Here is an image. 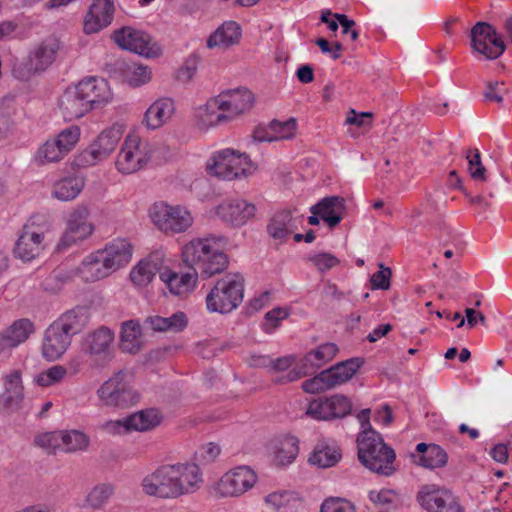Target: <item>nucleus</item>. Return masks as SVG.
I'll list each match as a JSON object with an SVG mask.
<instances>
[{
    "instance_id": "1",
    "label": "nucleus",
    "mask_w": 512,
    "mask_h": 512,
    "mask_svg": "<svg viewBox=\"0 0 512 512\" xmlns=\"http://www.w3.org/2000/svg\"><path fill=\"white\" fill-rule=\"evenodd\" d=\"M181 257L192 271L175 272L166 268L159 274L165 287L176 296L193 291L198 275L208 279L222 273L229 265L228 256L222 251V238L216 236L192 239L183 246Z\"/></svg>"
},
{
    "instance_id": "2",
    "label": "nucleus",
    "mask_w": 512,
    "mask_h": 512,
    "mask_svg": "<svg viewBox=\"0 0 512 512\" xmlns=\"http://www.w3.org/2000/svg\"><path fill=\"white\" fill-rule=\"evenodd\" d=\"M88 323V312L77 307L66 311L45 330L42 355L49 361L59 359L71 345L72 337Z\"/></svg>"
},
{
    "instance_id": "3",
    "label": "nucleus",
    "mask_w": 512,
    "mask_h": 512,
    "mask_svg": "<svg viewBox=\"0 0 512 512\" xmlns=\"http://www.w3.org/2000/svg\"><path fill=\"white\" fill-rule=\"evenodd\" d=\"M358 458L369 470L390 476L394 473V450L388 446L380 433L374 429L364 430L357 437Z\"/></svg>"
},
{
    "instance_id": "4",
    "label": "nucleus",
    "mask_w": 512,
    "mask_h": 512,
    "mask_svg": "<svg viewBox=\"0 0 512 512\" xmlns=\"http://www.w3.org/2000/svg\"><path fill=\"white\" fill-rule=\"evenodd\" d=\"M244 279L238 273H229L219 279L206 296L209 312L229 313L243 300Z\"/></svg>"
},
{
    "instance_id": "5",
    "label": "nucleus",
    "mask_w": 512,
    "mask_h": 512,
    "mask_svg": "<svg viewBox=\"0 0 512 512\" xmlns=\"http://www.w3.org/2000/svg\"><path fill=\"white\" fill-rule=\"evenodd\" d=\"M255 166L245 153L227 148L215 152L207 162V171L223 180H233L247 176Z\"/></svg>"
},
{
    "instance_id": "6",
    "label": "nucleus",
    "mask_w": 512,
    "mask_h": 512,
    "mask_svg": "<svg viewBox=\"0 0 512 512\" xmlns=\"http://www.w3.org/2000/svg\"><path fill=\"white\" fill-rule=\"evenodd\" d=\"M96 395L103 406L121 409L136 404L140 399L139 393L128 382L127 374L122 370L104 381L96 390Z\"/></svg>"
},
{
    "instance_id": "7",
    "label": "nucleus",
    "mask_w": 512,
    "mask_h": 512,
    "mask_svg": "<svg viewBox=\"0 0 512 512\" xmlns=\"http://www.w3.org/2000/svg\"><path fill=\"white\" fill-rule=\"evenodd\" d=\"M360 366L361 362L357 358L342 361L305 380L302 383V389L311 394L331 390L348 382L356 374Z\"/></svg>"
},
{
    "instance_id": "8",
    "label": "nucleus",
    "mask_w": 512,
    "mask_h": 512,
    "mask_svg": "<svg viewBox=\"0 0 512 512\" xmlns=\"http://www.w3.org/2000/svg\"><path fill=\"white\" fill-rule=\"evenodd\" d=\"M115 333L106 326L88 332L82 339L81 350L93 368H103L114 357Z\"/></svg>"
},
{
    "instance_id": "9",
    "label": "nucleus",
    "mask_w": 512,
    "mask_h": 512,
    "mask_svg": "<svg viewBox=\"0 0 512 512\" xmlns=\"http://www.w3.org/2000/svg\"><path fill=\"white\" fill-rule=\"evenodd\" d=\"M151 153L148 142L143 141L137 134H129L117 155L116 168L122 174L135 173L147 165Z\"/></svg>"
},
{
    "instance_id": "10",
    "label": "nucleus",
    "mask_w": 512,
    "mask_h": 512,
    "mask_svg": "<svg viewBox=\"0 0 512 512\" xmlns=\"http://www.w3.org/2000/svg\"><path fill=\"white\" fill-rule=\"evenodd\" d=\"M470 47L473 55L486 60H495L505 51L506 46L496 28L487 22H477L470 31Z\"/></svg>"
},
{
    "instance_id": "11",
    "label": "nucleus",
    "mask_w": 512,
    "mask_h": 512,
    "mask_svg": "<svg viewBox=\"0 0 512 512\" xmlns=\"http://www.w3.org/2000/svg\"><path fill=\"white\" fill-rule=\"evenodd\" d=\"M258 480L256 472L246 465L234 467L224 473L213 490L220 498L240 497L251 490Z\"/></svg>"
},
{
    "instance_id": "12",
    "label": "nucleus",
    "mask_w": 512,
    "mask_h": 512,
    "mask_svg": "<svg viewBox=\"0 0 512 512\" xmlns=\"http://www.w3.org/2000/svg\"><path fill=\"white\" fill-rule=\"evenodd\" d=\"M150 217L155 226L165 233H182L193 224V217L185 207L171 206L165 202L155 203Z\"/></svg>"
},
{
    "instance_id": "13",
    "label": "nucleus",
    "mask_w": 512,
    "mask_h": 512,
    "mask_svg": "<svg viewBox=\"0 0 512 512\" xmlns=\"http://www.w3.org/2000/svg\"><path fill=\"white\" fill-rule=\"evenodd\" d=\"M121 137L122 133L118 128L111 127L103 130L86 149L75 157V165L84 168L105 160L114 152Z\"/></svg>"
},
{
    "instance_id": "14",
    "label": "nucleus",
    "mask_w": 512,
    "mask_h": 512,
    "mask_svg": "<svg viewBox=\"0 0 512 512\" xmlns=\"http://www.w3.org/2000/svg\"><path fill=\"white\" fill-rule=\"evenodd\" d=\"M145 494L162 499L179 498L173 464H164L142 479Z\"/></svg>"
},
{
    "instance_id": "15",
    "label": "nucleus",
    "mask_w": 512,
    "mask_h": 512,
    "mask_svg": "<svg viewBox=\"0 0 512 512\" xmlns=\"http://www.w3.org/2000/svg\"><path fill=\"white\" fill-rule=\"evenodd\" d=\"M417 501L427 512H464L450 490L434 484L422 486L417 493Z\"/></svg>"
},
{
    "instance_id": "16",
    "label": "nucleus",
    "mask_w": 512,
    "mask_h": 512,
    "mask_svg": "<svg viewBox=\"0 0 512 512\" xmlns=\"http://www.w3.org/2000/svg\"><path fill=\"white\" fill-rule=\"evenodd\" d=\"M113 40L120 48L147 58L157 57L161 54V48L151 42L149 34L132 27L116 30L113 33Z\"/></svg>"
},
{
    "instance_id": "17",
    "label": "nucleus",
    "mask_w": 512,
    "mask_h": 512,
    "mask_svg": "<svg viewBox=\"0 0 512 512\" xmlns=\"http://www.w3.org/2000/svg\"><path fill=\"white\" fill-rule=\"evenodd\" d=\"M94 227L89 222V211L84 206L75 208L68 216L66 229L57 245L59 250L67 249L93 233Z\"/></svg>"
},
{
    "instance_id": "18",
    "label": "nucleus",
    "mask_w": 512,
    "mask_h": 512,
    "mask_svg": "<svg viewBox=\"0 0 512 512\" xmlns=\"http://www.w3.org/2000/svg\"><path fill=\"white\" fill-rule=\"evenodd\" d=\"M44 233L34 222L25 224L16 241L14 255L24 262H30L40 256L44 250Z\"/></svg>"
},
{
    "instance_id": "19",
    "label": "nucleus",
    "mask_w": 512,
    "mask_h": 512,
    "mask_svg": "<svg viewBox=\"0 0 512 512\" xmlns=\"http://www.w3.org/2000/svg\"><path fill=\"white\" fill-rule=\"evenodd\" d=\"M254 103V96L246 88H236L221 92L213 97L212 108L222 107L229 118H232L251 109Z\"/></svg>"
},
{
    "instance_id": "20",
    "label": "nucleus",
    "mask_w": 512,
    "mask_h": 512,
    "mask_svg": "<svg viewBox=\"0 0 512 512\" xmlns=\"http://www.w3.org/2000/svg\"><path fill=\"white\" fill-rule=\"evenodd\" d=\"M3 391L0 394L1 405L8 410L18 411L25 399L22 372L19 369L8 371L2 376Z\"/></svg>"
},
{
    "instance_id": "21",
    "label": "nucleus",
    "mask_w": 512,
    "mask_h": 512,
    "mask_svg": "<svg viewBox=\"0 0 512 512\" xmlns=\"http://www.w3.org/2000/svg\"><path fill=\"white\" fill-rule=\"evenodd\" d=\"M34 332L35 325L30 319L15 320L0 332V356L10 354L14 348L26 342Z\"/></svg>"
},
{
    "instance_id": "22",
    "label": "nucleus",
    "mask_w": 512,
    "mask_h": 512,
    "mask_svg": "<svg viewBox=\"0 0 512 512\" xmlns=\"http://www.w3.org/2000/svg\"><path fill=\"white\" fill-rule=\"evenodd\" d=\"M256 207L244 199H227L216 208V214L225 222L242 226L254 217Z\"/></svg>"
},
{
    "instance_id": "23",
    "label": "nucleus",
    "mask_w": 512,
    "mask_h": 512,
    "mask_svg": "<svg viewBox=\"0 0 512 512\" xmlns=\"http://www.w3.org/2000/svg\"><path fill=\"white\" fill-rule=\"evenodd\" d=\"M76 87L91 110L108 103L112 97L109 84L103 78L87 77L81 80Z\"/></svg>"
},
{
    "instance_id": "24",
    "label": "nucleus",
    "mask_w": 512,
    "mask_h": 512,
    "mask_svg": "<svg viewBox=\"0 0 512 512\" xmlns=\"http://www.w3.org/2000/svg\"><path fill=\"white\" fill-rule=\"evenodd\" d=\"M97 251L111 274L126 266L132 258V247L126 239H115Z\"/></svg>"
},
{
    "instance_id": "25",
    "label": "nucleus",
    "mask_w": 512,
    "mask_h": 512,
    "mask_svg": "<svg viewBox=\"0 0 512 512\" xmlns=\"http://www.w3.org/2000/svg\"><path fill=\"white\" fill-rule=\"evenodd\" d=\"M179 496L198 491L203 483L199 465L191 462L173 464Z\"/></svg>"
},
{
    "instance_id": "26",
    "label": "nucleus",
    "mask_w": 512,
    "mask_h": 512,
    "mask_svg": "<svg viewBox=\"0 0 512 512\" xmlns=\"http://www.w3.org/2000/svg\"><path fill=\"white\" fill-rule=\"evenodd\" d=\"M113 15V2L110 0H94L84 19L85 33H97L107 27L111 24Z\"/></svg>"
},
{
    "instance_id": "27",
    "label": "nucleus",
    "mask_w": 512,
    "mask_h": 512,
    "mask_svg": "<svg viewBox=\"0 0 512 512\" xmlns=\"http://www.w3.org/2000/svg\"><path fill=\"white\" fill-rule=\"evenodd\" d=\"M164 258L165 254L162 250H156L149 254L132 269L130 273L131 281L139 287L148 285L156 273L161 272Z\"/></svg>"
},
{
    "instance_id": "28",
    "label": "nucleus",
    "mask_w": 512,
    "mask_h": 512,
    "mask_svg": "<svg viewBox=\"0 0 512 512\" xmlns=\"http://www.w3.org/2000/svg\"><path fill=\"white\" fill-rule=\"evenodd\" d=\"M59 108L65 121L79 119L91 111L76 85L64 91L59 100Z\"/></svg>"
},
{
    "instance_id": "29",
    "label": "nucleus",
    "mask_w": 512,
    "mask_h": 512,
    "mask_svg": "<svg viewBox=\"0 0 512 512\" xmlns=\"http://www.w3.org/2000/svg\"><path fill=\"white\" fill-rule=\"evenodd\" d=\"M59 47L58 40L54 38H48L41 42L28 56L29 71L36 73L46 70L54 62Z\"/></svg>"
},
{
    "instance_id": "30",
    "label": "nucleus",
    "mask_w": 512,
    "mask_h": 512,
    "mask_svg": "<svg viewBox=\"0 0 512 512\" xmlns=\"http://www.w3.org/2000/svg\"><path fill=\"white\" fill-rule=\"evenodd\" d=\"M345 210V200L340 196L325 197L311 207V212L319 214L320 218L331 228L342 221Z\"/></svg>"
},
{
    "instance_id": "31",
    "label": "nucleus",
    "mask_w": 512,
    "mask_h": 512,
    "mask_svg": "<svg viewBox=\"0 0 512 512\" xmlns=\"http://www.w3.org/2000/svg\"><path fill=\"white\" fill-rule=\"evenodd\" d=\"M264 502L274 512H302L304 509L298 494L288 490L271 492L265 496Z\"/></svg>"
},
{
    "instance_id": "32",
    "label": "nucleus",
    "mask_w": 512,
    "mask_h": 512,
    "mask_svg": "<svg viewBox=\"0 0 512 512\" xmlns=\"http://www.w3.org/2000/svg\"><path fill=\"white\" fill-rule=\"evenodd\" d=\"M341 459V451L333 439H321L309 457V462L320 468L334 466Z\"/></svg>"
},
{
    "instance_id": "33",
    "label": "nucleus",
    "mask_w": 512,
    "mask_h": 512,
    "mask_svg": "<svg viewBox=\"0 0 512 512\" xmlns=\"http://www.w3.org/2000/svg\"><path fill=\"white\" fill-rule=\"evenodd\" d=\"M241 37V28L235 21L224 22L207 39V47L228 48L237 44Z\"/></svg>"
},
{
    "instance_id": "34",
    "label": "nucleus",
    "mask_w": 512,
    "mask_h": 512,
    "mask_svg": "<svg viewBox=\"0 0 512 512\" xmlns=\"http://www.w3.org/2000/svg\"><path fill=\"white\" fill-rule=\"evenodd\" d=\"M76 274L85 282H95L106 278L111 273L106 265L104 266L101 254L96 251L83 259L76 269Z\"/></svg>"
},
{
    "instance_id": "35",
    "label": "nucleus",
    "mask_w": 512,
    "mask_h": 512,
    "mask_svg": "<svg viewBox=\"0 0 512 512\" xmlns=\"http://www.w3.org/2000/svg\"><path fill=\"white\" fill-rule=\"evenodd\" d=\"M143 343L140 323L136 320L123 322L120 334L121 350L126 353L136 354L142 349Z\"/></svg>"
},
{
    "instance_id": "36",
    "label": "nucleus",
    "mask_w": 512,
    "mask_h": 512,
    "mask_svg": "<svg viewBox=\"0 0 512 512\" xmlns=\"http://www.w3.org/2000/svg\"><path fill=\"white\" fill-rule=\"evenodd\" d=\"M174 113V103L170 98L156 100L146 111L144 122L150 129L161 127Z\"/></svg>"
},
{
    "instance_id": "37",
    "label": "nucleus",
    "mask_w": 512,
    "mask_h": 512,
    "mask_svg": "<svg viewBox=\"0 0 512 512\" xmlns=\"http://www.w3.org/2000/svg\"><path fill=\"white\" fill-rule=\"evenodd\" d=\"M145 324L153 331L178 333L187 327L188 319L184 312L178 311L169 317L150 316L145 320Z\"/></svg>"
},
{
    "instance_id": "38",
    "label": "nucleus",
    "mask_w": 512,
    "mask_h": 512,
    "mask_svg": "<svg viewBox=\"0 0 512 512\" xmlns=\"http://www.w3.org/2000/svg\"><path fill=\"white\" fill-rule=\"evenodd\" d=\"M274 462L284 466L292 463L299 453V439L293 435L279 437L274 443Z\"/></svg>"
},
{
    "instance_id": "39",
    "label": "nucleus",
    "mask_w": 512,
    "mask_h": 512,
    "mask_svg": "<svg viewBox=\"0 0 512 512\" xmlns=\"http://www.w3.org/2000/svg\"><path fill=\"white\" fill-rule=\"evenodd\" d=\"M295 229V220L289 211L275 213L267 226L269 235L281 242L285 241Z\"/></svg>"
},
{
    "instance_id": "40",
    "label": "nucleus",
    "mask_w": 512,
    "mask_h": 512,
    "mask_svg": "<svg viewBox=\"0 0 512 512\" xmlns=\"http://www.w3.org/2000/svg\"><path fill=\"white\" fill-rule=\"evenodd\" d=\"M162 421V414L156 408L143 409L127 416L131 431L146 432L157 427Z\"/></svg>"
},
{
    "instance_id": "41",
    "label": "nucleus",
    "mask_w": 512,
    "mask_h": 512,
    "mask_svg": "<svg viewBox=\"0 0 512 512\" xmlns=\"http://www.w3.org/2000/svg\"><path fill=\"white\" fill-rule=\"evenodd\" d=\"M338 347L334 343H324L309 351L302 359L305 368L311 372L330 362L337 354Z\"/></svg>"
},
{
    "instance_id": "42",
    "label": "nucleus",
    "mask_w": 512,
    "mask_h": 512,
    "mask_svg": "<svg viewBox=\"0 0 512 512\" xmlns=\"http://www.w3.org/2000/svg\"><path fill=\"white\" fill-rule=\"evenodd\" d=\"M84 184V180L81 177H65L54 184L52 195L60 201L73 200L83 190Z\"/></svg>"
},
{
    "instance_id": "43",
    "label": "nucleus",
    "mask_w": 512,
    "mask_h": 512,
    "mask_svg": "<svg viewBox=\"0 0 512 512\" xmlns=\"http://www.w3.org/2000/svg\"><path fill=\"white\" fill-rule=\"evenodd\" d=\"M113 494L114 486L112 484H97L87 493L82 507L91 510L102 509Z\"/></svg>"
},
{
    "instance_id": "44",
    "label": "nucleus",
    "mask_w": 512,
    "mask_h": 512,
    "mask_svg": "<svg viewBox=\"0 0 512 512\" xmlns=\"http://www.w3.org/2000/svg\"><path fill=\"white\" fill-rule=\"evenodd\" d=\"M90 438L79 430L61 431V450L74 453L87 450Z\"/></svg>"
},
{
    "instance_id": "45",
    "label": "nucleus",
    "mask_w": 512,
    "mask_h": 512,
    "mask_svg": "<svg viewBox=\"0 0 512 512\" xmlns=\"http://www.w3.org/2000/svg\"><path fill=\"white\" fill-rule=\"evenodd\" d=\"M124 81L131 87H140L151 80L152 72L144 65L129 63L123 69Z\"/></svg>"
},
{
    "instance_id": "46",
    "label": "nucleus",
    "mask_w": 512,
    "mask_h": 512,
    "mask_svg": "<svg viewBox=\"0 0 512 512\" xmlns=\"http://www.w3.org/2000/svg\"><path fill=\"white\" fill-rule=\"evenodd\" d=\"M67 375L66 367L57 364L35 375L33 382L42 388H47L61 383Z\"/></svg>"
},
{
    "instance_id": "47",
    "label": "nucleus",
    "mask_w": 512,
    "mask_h": 512,
    "mask_svg": "<svg viewBox=\"0 0 512 512\" xmlns=\"http://www.w3.org/2000/svg\"><path fill=\"white\" fill-rule=\"evenodd\" d=\"M213 98L209 99L203 107L199 108L198 116L203 125L214 126L229 120L222 107L216 105L212 108Z\"/></svg>"
},
{
    "instance_id": "48",
    "label": "nucleus",
    "mask_w": 512,
    "mask_h": 512,
    "mask_svg": "<svg viewBox=\"0 0 512 512\" xmlns=\"http://www.w3.org/2000/svg\"><path fill=\"white\" fill-rule=\"evenodd\" d=\"M447 453L439 445L431 444L428 451L415 462L428 469L443 467L447 463Z\"/></svg>"
},
{
    "instance_id": "49",
    "label": "nucleus",
    "mask_w": 512,
    "mask_h": 512,
    "mask_svg": "<svg viewBox=\"0 0 512 512\" xmlns=\"http://www.w3.org/2000/svg\"><path fill=\"white\" fill-rule=\"evenodd\" d=\"M65 156L54 139L47 140L35 154V160L41 165L58 162Z\"/></svg>"
},
{
    "instance_id": "50",
    "label": "nucleus",
    "mask_w": 512,
    "mask_h": 512,
    "mask_svg": "<svg viewBox=\"0 0 512 512\" xmlns=\"http://www.w3.org/2000/svg\"><path fill=\"white\" fill-rule=\"evenodd\" d=\"M369 499L379 507L394 509L401 503L398 492L393 489L372 490L369 492Z\"/></svg>"
},
{
    "instance_id": "51",
    "label": "nucleus",
    "mask_w": 512,
    "mask_h": 512,
    "mask_svg": "<svg viewBox=\"0 0 512 512\" xmlns=\"http://www.w3.org/2000/svg\"><path fill=\"white\" fill-rule=\"evenodd\" d=\"M80 128L72 125L61 130L54 139L64 154H68L78 143L80 139Z\"/></svg>"
},
{
    "instance_id": "52",
    "label": "nucleus",
    "mask_w": 512,
    "mask_h": 512,
    "mask_svg": "<svg viewBox=\"0 0 512 512\" xmlns=\"http://www.w3.org/2000/svg\"><path fill=\"white\" fill-rule=\"evenodd\" d=\"M326 398L332 419L342 418L350 414L352 403L348 397L342 394H335Z\"/></svg>"
},
{
    "instance_id": "53",
    "label": "nucleus",
    "mask_w": 512,
    "mask_h": 512,
    "mask_svg": "<svg viewBox=\"0 0 512 512\" xmlns=\"http://www.w3.org/2000/svg\"><path fill=\"white\" fill-rule=\"evenodd\" d=\"M271 129L274 133V141L286 140L294 137L297 129V122L295 118H290L286 121H271Z\"/></svg>"
},
{
    "instance_id": "54",
    "label": "nucleus",
    "mask_w": 512,
    "mask_h": 512,
    "mask_svg": "<svg viewBox=\"0 0 512 512\" xmlns=\"http://www.w3.org/2000/svg\"><path fill=\"white\" fill-rule=\"evenodd\" d=\"M35 443L47 453H55L61 450V431L42 433L35 438Z\"/></svg>"
},
{
    "instance_id": "55",
    "label": "nucleus",
    "mask_w": 512,
    "mask_h": 512,
    "mask_svg": "<svg viewBox=\"0 0 512 512\" xmlns=\"http://www.w3.org/2000/svg\"><path fill=\"white\" fill-rule=\"evenodd\" d=\"M306 414L315 420H331L330 407L327 398H318L311 401Z\"/></svg>"
},
{
    "instance_id": "56",
    "label": "nucleus",
    "mask_w": 512,
    "mask_h": 512,
    "mask_svg": "<svg viewBox=\"0 0 512 512\" xmlns=\"http://www.w3.org/2000/svg\"><path fill=\"white\" fill-rule=\"evenodd\" d=\"M309 261L316 267V269L324 273L337 265H339L340 260L331 253H316L309 256Z\"/></svg>"
},
{
    "instance_id": "57",
    "label": "nucleus",
    "mask_w": 512,
    "mask_h": 512,
    "mask_svg": "<svg viewBox=\"0 0 512 512\" xmlns=\"http://www.w3.org/2000/svg\"><path fill=\"white\" fill-rule=\"evenodd\" d=\"M320 512H355V507L344 498L330 497L323 501Z\"/></svg>"
},
{
    "instance_id": "58",
    "label": "nucleus",
    "mask_w": 512,
    "mask_h": 512,
    "mask_svg": "<svg viewBox=\"0 0 512 512\" xmlns=\"http://www.w3.org/2000/svg\"><path fill=\"white\" fill-rule=\"evenodd\" d=\"M221 449L220 447L215 443H207L203 446H201L196 452H195V459L200 464H208L213 462L219 455H220Z\"/></svg>"
},
{
    "instance_id": "59",
    "label": "nucleus",
    "mask_w": 512,
    "mask_h": 512,
    "mask_svg": "<svg viewBox=\"0 0 512 512\" xmlns=\"http://www.w3.org/2000/svg\"><path fill=\"white\" fill-rule=\"evenodd\" d=\"M380 270L372 274L370 278L373 289L387 290L390 287L391 269L379 264Z\"/></svg>"
},
{
    "instance_id": "60",
    "label": "nucleus",
    "mask_w": 512,
    "mask_h": 512,
    "mask_svg": "<svg viewBox=\"0 0 512 512\" xmlns=\"http://www.w3.org/2000/svg\"><path fill=\"white\" fill-rule=\"evenodd\" d=\"M288 317V311L283 308H274L265 314L263 329L267 333H272L279 322Z\"/></svg>"
},
{
    "instance_id": "61",
    "label": "nucleus",
    "mask_w": 512,
    "mask_h": 512,
    "mask_svg": "<svg viewBox=\"0 0 512 512\" xmlns=\"http://www.w3.org/2000/svg\"><path fill=\"white\" fill-rule=\"evenodd\" d=\"M468 169L474 180H485V168L481 163L480 152L476 149L473 154L467 155Z\"/></svg>"
},
{
    "instance_id": "62",
    "label": "nucleus",
    "mask_w": 512,
    "mask_h": 512,
    "mask_svg": "<svg viewBox=\"0 0 512 512\" xmlns=\"http://www.w3.org/2000/svg\"><path fill=\"white\" fill-rule=\"evenodd\" d=\"M102 430L112 436L125 435L131 432L127 417L117 420H109L102 424Z\"/></svg>"
},
{
    "instance_id": "63",
    "label": "nucleus",
    "mask_w": 512,
    "mask_h": 512,
    "mask_svg": "<svg viewBox=\"0 0 512 512\" xmlns=\"http://www.w3.org/2000/svg\"><path fill=\"white\" fill-rule=\"evenodd\" d=\"M334 18H336L342 28V34L348 36L351 41H356L359 37V32L354 28L355 21L349 19L345 14H334Z\"/></svg>"
},
{
    "instance_id": "64",
    "label": "nucleus",
    "mask_w": 512,
    "mask_h": 512,
    "mask_svg": "<svg viewBox=\"0 0 512 512\" xmlns=\"http://www.w3.org/2000/svg\"><path fill=\"white\" fill-rule=\"evenodd\" d=\"M505 91L504 83L489 82L484 92V97L487 101L501 103L503 100L502 94Z\"/></svg>"
}]
</instances>
